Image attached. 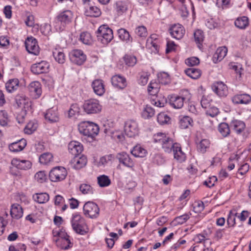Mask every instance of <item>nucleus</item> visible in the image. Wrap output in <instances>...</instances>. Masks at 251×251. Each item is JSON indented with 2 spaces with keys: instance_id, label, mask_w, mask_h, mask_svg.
Instances as JSON below:
<instances>
[{
  "instance_id": "42",
  "label": "nucleus",
  "mask_w": 251,
  "mask_h": 251,
  "mask_svg": "<svg viewBox=\"0 0 251 251\" xmlns=\"http://www.w3.org/2000/svg\"><path fill=\"white\" fill-rule=\"evenodd\" d=\"M49 195L46 193L36 194L33 196L35 201L39 203H44L49 200Z\"/></svg>"
},
{
  "instance_id": "51",
  "label": "nucleus",
  "mask_w": 251,
  "mask_h": 251,
  "mask_svg": "<svg viewBox=\"0 0 251 251\" xmlns=\"http://www.w3.org/2000/svg\"><path fill=\"white\" fill-rule=\"evenodd\" d=\"M194 36L195 41L197 44H201V43L203 42L204 39V35L202 30L200 29L196 30L194 33ZM198 47L200 48L199 45H198Z\"/></svg>"
},
{
  "instance_id": "63",
  "label": "nucleus",
  "mask_w": 251,
  "mask_h": 251,
  "mask_svg": "<svg viewBox=\"0 0 251 251\" xmlns=\"http://www.w3.org/2000/svg\"><path fill=\"white\" fill-rule=\"evenodd\" d=\"M158 79L159 82L164 85L168 84L170 82L169 75L167 73H166L161 74L158 76Z\"/></svg>"
},
{
  "instance_id": "1",
  "label": "nucleus",
  "mask_w": 251,
  "mask_h": 251,
  "mask_svg": "<svg viewBox=\"0 0 251 251\" xmlns=\"http://www.w3.org/2000/svg\"><path fill=\"white\" fill-rule=\"evenodd\" d=\"M71 222L73 230L76 233L84 235L88 231L85 220L80 214L77 213L73 214Z\"/></svg>"
},
{
  "instance_id": "32",
  "label": "nucleus",
  "mask_w": 251,
  "mask_h": 251,
  "mask_svg": "<svg viewBox=\"0 0 251 251\" xmlns=\"http://www.w3.org/2000/svg\"><path fill=\"white\" fill-rule=\"evenodd\" d=\"M19 84V81L18 79H11L6 83L5 88L8 92L12 93L18 89Z\"/></svg>"
},
{
  "instance_id": "55",
  "label": "nucleus",
  "mask_w": 251,
  "mask_h": 251,
  "mask_svg": "<svg viewBox=\"0 0 251 251\" xmlns=\"http://www.w3.org/2000/svg\"><path fill=\"white\" fill-rule=\"evenodd\" d=\"M168 137L164 133L158 132L154 135L153 139L155 143H159L161 144L164 141H166V140H168Z\"/></svg>"
},
{
  "instance_id": "58",
  "label": "nucleus",
  "mask_w": 251,
  "mask_h": 251,
  "mask_svg": "<svg viewBox=\"0 0 251 251\" xmlns=\"http://www.w3.org/2000/svg\"><path fill=\"white\" fill-rule=\"evenodd\" d=\"M151 103L152 104L157 107H164L166 103V100L164 98L160 100L156 97L155 99H152L151 100Z\"/></svg>"
},
{
  "instance_id": "43",
  "label": "nucleus",
  "mask_w": 251,
  "mask_h": 251,
  "mask_svg": "<svg viewBox=\"0 0 251 251\" xmlns=\"http://www.w3.org/2000/svg\"><path fill=\"white\" fill-rule=\"evenodd\" d=\"M116 11L119 15H122L126 12L127 9V5L126 2L118 1L116 3Z\"/></svg>"
},
{
  "instance_id": "23",
  "label": "nucleus",
  "mask_w": 251,
  "mask_h": 251,
  "mask_svg": "<svg viewBox=\"0 0 251 251\" xmlns=\"http://www.w3.org/2000/svg\"><path fill=\"white\" fill-rule=\"evenodd\" d=\"M94 92L98 96H102L104 92L105 89L103 81L100 79L94 80L92 84Z\"/></svg>"
},
{
  "instance_id": "44",
  "label": "nucleus",
  "mask_w": 251,
  "mask_h": 251,
  "mask_svg": "<svg viewBox=\"0 0 251 251\" xmlns=\"http://www.w3.org/2000/svg\"><path fill=\"white\" fill-rule=\"evenodd\" d=\"M53 56L55 60L59 63L63 64L65 61V55L63 51L55 49L53 51Z\"/></svg>"
},
{
  "instance_id": "2",
  "label": "nucleus",
  "mask_w": 251,
  "mask_h": 251,
  "mask_svg": "<svg viewBox=\"0 0 251 251\" xmlns=\"http://www.w3.org/2000/svg\"><path fill=\"white\" fill-rule=\"evenodd\" d=\"M79 132L88 137L91 138L97 135L99 132V126L93 122L84 121L81 122L78 126Z\"/></svg>"
},
{
  "instance_id": "39",
  "label": "nucleus",
  "mask_w": 251,
  "mask_h": 251,
  "mask_svg": "<svg viewBox=\"0 0 251 251\" xmlns=\"http://www.w3.org/2000/svg\"><path fill=\"white\" fill-rule=\"evenodd\" d=\"M98 183L101 187L108 186L111 184V180L107 176L102 175L97 177Z\"/></svg>"
},
{
  "instance_id": "57",
  "label": "nucleus",
  "mask_w": 251,
  "mask_h": 251,
  "mask_svg": "<svg viewBox=\"0 0 251 251\" xmlns=\"http://www.w3.org/2000/svg\"><path fill=\"white\" fill-rule=\"evenodd\" d=\"M112 158L113 156L111 154L102 156L100 159L99 165L100 166H105V165L111 163Z\"/></svg>"
},
{
  "instance_id": "64",
  "label": "nucleus",
  "mask_w": 251,
  "mask_h": 251,
  "mask_svg": "<svg viewBox=\"0 0 251 251\" xmlns=\"http://www.w3.org/2000/svg\"><path fill=\"white\" fill-rule=\"evenodd\" d=\"M149 80V75L148 74L143 73L140 75V78L138 80V83L141 85H146Z\"/></svg>"
},
{
  "instance_id": "12",
  "label": "nucleus",
  "mask_w": 251,
  "mask_h": 251,
  "mask_svg": "<svg viewBox=\"0 0 251 251\" xmlns=\"http://www.w3.org/2000/svg\"><path fill=\"white\" fill-rule=\"evenodd\" d=\"M49 64L47 61H42L32 65L31 71L36 75L47 73L49 72Z\"/></svg>"
},
{
  "instance_id": "3",
  "label": "nucleus",
  "mask_w": 251,
  "mask_h": 251,
  "mask_svg": "<svg viewBox=\"0 0 251 251\" xmlns=\"http://www.w3.org/2000/svg\"><path fill=\"white\" fill-rule=\"evenodd\" d=\"M97 37L103 44L106 45L113 39V31L107 25H102L98 28Z\"/></svg>"
},
{
  "instance_id": "10",
  "label": "nucleus",
  "mask_w": 251,
  "mask_h": 251,
  "mask_svg": "<svg viewBox=\"0 0 251 251\" xmlns=\"http://www.w3.org/2000/svg\"><path fill=\"white\" fill-rule=\"evenodd\" d=\"M116 158L121 164L124 166L134 170L135 163L129 155L126 152L118 153Z\"/></svg>"
},
{
  "instance_id": "52",
  "label": "nucleus",
  "mask_w": 251,
  "mask_h": 251,
  "mask_svg": "<svg viewBox=\"0 0 251 251\" xmlns=\"http://www.w3.org/2000/svg\"><path fill=\"white\" fill-rule=\"evenodd\" d=\"M79 190L84 195L93 193V188L88 184L83 183L79 186Z\"/></svg>"
},
{
  "instance_id": "60",
  "label": "nucleus",
  "mask_w": 251,
  "mask_h": 251,
  "mask_svg": "<svg viewBox=\"0 0 251 251\" xmlns=\"http://www.w3.org/2000/svg\"><path fill=\"white\" fill-rule=\"evenodd\" d=\"M79 108L78 105L75 103L71 105L69 111H68V117L69 118L73 117L76 114H77L79 112Z\"/></svg>"
},
{
  "instance_id": "62",
  "label": "nucleus",
  "mask_w": 251,
  "mask_h": 251,
  "mask_svg": "<svg viewBox=\"0 0 251 251\" xmlns=\"http://www.w3.org/2000/svg\"><path fill=\"white\" fill-rule=\"evenodd\" d=\"M35 179L39 183H43L47 179V176L44 171L37 172L34 176Z\"/></svg>"
},
{
  "instance_id": "38",
  "label": "nucleus",
  "mask_w": 251,
  "mask_h": 251,
  "mask_svg": "<svg viewBox=\"0 0 251 251\" xmlns=\"http://www.w3.org/2000/svg\"><path fill=\"white\" fill-rule=\"evenodd\" d=\"M218 131L223 137H227L229 135L230 132L229 126L226 123H221L219 125Z\"/></svg>"
},
{
  "instance_id": "15",
  "label": "nucleus",
  "mask_w": 251,
  "mask_h": 251,
  "mask_svg": "<svg viewBox=\"0 0 251 251\" xmlns=\"http://www.w3.org/2000/svg\"><path fill=\"white\" fill-rule=\"evenodd\" d=\"M73 18V14L70 10H65L59 14L57 20L63 26L70 24Z\"/></svg>"
},
{
  "instance_id": "21",
  "label": "nucleus",
  "mask_w": 251,
  "mask_h": 251,
  "mask_svg": "<svg viewBox=\"0 0 251 251\" xmlns=\"http://www.w3.org/2000/svg\"><path fill=\"white\" fill-rule=\"evenodd\" d=\"M111 83L114 87L120 89H123L126 86V79L119 75H116L112 77Z\"/></svg>"
},
{
  "instance_id": "17",
  "label": "nucleus",
  "mask_w": 251,
  "mask_h": 251,
  "mask_svg": "<svg viewBox=\"0 0 251 251\" xmlns=\"http://www.w3.org/2000/svg\"><path fill=\"white\" fill-rule=\"evenodd\" d=\"M11 164L18 169L27 170L31 168V162L27 160H20L18 158H13L11 161Z\"/></svg>"
},
{
  "instance_id": "16",
  "label": "nucleus",
  "mask_w": 251,
  "mask_h": 251,
  "mask_svg": "<svg viewBox=\"0 0 251 251\" xmlns=\"http://www.w3.org/2000/svg\"><path fill=\"white\" fill-rule=\"evenodd\" d=\"M212 89L219 97H226L228 94L226 85L221 81L214 83L212 85Z\"/></svg>"
},
{
  "instance_id": "27",
  "label": "nucleus",
  "mask_w": 251,
  "mask_h": 251,
  "mask_svg": "<svg viewBox=\"0 0 251 251\" xmlns=\"http://www.w3.org/2000/svg\"><path fill=\"white\" fill-rule=\"evenodd\" d=\"M230 127L237 134H239L244 130L246 125L241 121L234 120L230 123Z\"/></svg>"
},
{
  "instance_id": "14",
  "label": "nucleus",
  "mask_w": 251,
  "mask_h": 251,
  "mask_svg": "<svg viewBox=\"0 0 251 251\" xmlns=\"http://www.w3.org/2000/svg\"><path fill=\"white\" fill-rule=\"evenodd\" d=\"M171 36L177 40L181 39L185 32L184 27L180 24H175L169 29Z\"/></svg>"
},
{
  "instance_id": "29",
  "label": "nucleus",
  "mask_w": 251,
  "mask_h": 251,
  "mask_svg": "<svg viewBox=\"0 0 251 251\" xmlns=\"http://www.w3.org/2000/svg\"><path fill=\"white\" fill-rule=\"evenodd\" d=\"M10 214L13 218L20 219L23 215V210L21 206L17 203L13 204L11 206Z\"/></svg>"
},
{
  "instance_id": "6",
  "label": "nucleus",
  "mask_w": 251,
  "mask_h": 251,
  "mask_svg": "<svg viewBox=\"0 0 251 251\" xmlns=\"http://www.w3.org/2000/svg\"><path fill=\"white\" fill-rule=\"evenodd\" d=\"M67 171L63 167L53 168L49 173L50 180L53 182H57L64 180L67 176Z\"/></svg>"
},
{
  "instance_id": "56",
  "label": "nucleus",
  "mask_w": 251,
  "mask_h": 251,
  "mask_svg": "<svg viewBox=\"0 0 251 251\" xmlns=\"http://www.w3.org/2000/svg\"><path fill=\"white\" fill-rule=\"evenodd\" d=\"M135 33L140 37H146L148 35L147 28L143 25L137 27L135 30Z\"/></svg>"
},
{
  "instance_id": "50",
  "label": "nucleus",
  "mask_w": 251,
  "mask_h": 251,
  "mask_svg": "<svg viewBox=\"0 0 251 251\" xmlns=\"http://www.w3.org/2000/svg\"><path fill=\"white\" fill-rule=\"evenodd\" d=\"M81 42L86 45H90L92 43V39L90 33L87 32L82 33L80 35Z\"/></svg>"
},
{
  "instance_id": "36",
  "label": "nucleus",
  "mask_w": 251,
  "mask_h": 251,
  "mask_svg": "<svg viewBox=\"0 0 251 251\" xmlns=\"http://www.w3.org/2000/svg\"><path fill=\"white\" fill-rule=\"evenodd\" d=\"M85 14L87 16L98 17L100 15L101 11L96 6H90L85 10Z\"/></svg>"
},
{
  "instance_id": "45",
  "label": "nucleus",
  "mask_w": 251,
  "mask_h": 251,
  "mask_svg": "<svg viewBox=\"0 0 251 251\" xmlns=\"http://www.w3.org/2000/svg\"><path fill=\"white\" fill-rule=\"evenodd\" d=\"M123 60L125 63L126 65L129 67H132L134 66L137 62V59L136 57L131 55H125L123 57Z\"/></svg>"
},
{
  "instance_id": "28",
  "label": "nucleus",
  "mask_w": 251,
  "mask_h": 251,
  "mask_svg": "<svg viewBox=\"0 0 251 251\" xmlns=\"http://www.w3.org/2000/svg\"><path fill=\"white\" fill-rule=\"evenodd\" d=\"M46 120L50 123L56 122L59 120L58 114L56 109L51 108L48 110L45 114Z\"/></svg>"
},
{
  "instance_id": "47",
  "label": "nucleus",
  "mask_w": 251,
  "mask_h": 251,
  "mask_svg": "<svg viewBox=\"0 0 251 251\" xmlns=\"http://www.w3.org/2000/svg\"><path fill=\"white\" fill-rule=\"evenodd\" d=\"M53 234L54 237H57L56 238H54V241L56 242L61 241V239H66L69 238V236L66 232L62 230L57 231L53 230Z\"/></svg>"
},
{
  "instance_id": "59",
  "label": "nucleus",
  "mask_w": 251,
  "mask_h": 251,
  "mask_svg": "<svg viewBox=\"0 0 251 251\" xmlns=\"http://www.w3.org/2000/svg\"><path fill=\"white\" fill-rule=\"evenodd\" d=\"M37 124L33 122H29L24 129L25 133L27 134H31L37 128Z\"/></svg>"
},
{
  "instance_id": "53",
  "label": "nucleus",
  "mask_w": 251,
  "mask_h": 251,
  "mask_svg": "<svg viewBox=\"0 0 251 251\" xmlns=\"http://www.w3.org/2000/svg\"><path fill=\"white\" fill-rule=\"evenodd\" d=\"M57 246L64 250H67L72 247V244L69 238L61 239V241L56 242Z\"/></svg>"
},
{
  "instance_id": "7",
  "label": "nucleus",
  "mask_w": 251,
  "mask_h": 251,
  "mask_svg": "<svg viewBox=\"0 0 251 251\" xmlns=\"http://www.w3.org/2000/svg\"><path fill=\"white\" fill-rule=\"evenodd\" d=\"M124 131L125 134L129 137H134L139 131L138 125L136 121L128 120L125 123Z\"/></svg>"
},
{
  "instance_id": "11",
  "label": "nucleus",
  "mask_w": 251,
  "mask_h": 251,
  "mask_svg": "<svg viewBox=\"0 0 251 251\" xmlns=\"http://www.w3.org/2000/svg\"><path fill=\"white\" fill-rule=\"evenodd\" d=\"M70 58L71 61L73 63L81 65L86 60V56L82 50L75 49L70 52Z\"/></svg>"
},
{
  "instance_id": "61",
  "label": "nucleus",
  "mask_w": 251,
  "mask_h": 251,
  "mask_svg": "<svg viewBox=\"0 0 251 251\" xmlns=\"http://www.w3.org/2000/svg\"><path fill=\"white\" fill-rule=\"evenodd\" d=\"M8 116L5 111H0V125L2 126L7 125L8 122Z\"/></svg>"
},
{
  "instance_id": "13",
  "label": "nucleus",
  "mask_w": 251,
  "mask_h": 251,
  "mask_svg": "<svg viewBox=\"0 0 251 251\" xmlns=\"http://www.w3.org/2000/svg\"><path fill=\"white\" fill-rule=\"evenodd\" d=\"M87 157L84 155H76L71 160V167L76 170H79L84 167L87 164Z\"/></svg>"
},
{
  "instance_id": "35",
  "label": "nucleus",
  "mask_w": 251,
  "mask_h": 251,
  "mask_svg": "<svg viewBox=\"0 0 251 251\" xmlns=\"http://www.w3.org/2000/svg\"><path fill=\"white\" fill-rule=\"evenodd\" d=\"M234 24L237 27L240 29H244L249 25V19L246 16L238 18L235 20Z\"/></svg>"
},
{
  "instance_id": "34",
  "label": "nucleus",
  "mask_w": 251,
  "mask_h": 251,
  "mask_svg": "<svg viewBox=\"0 0 251 251\" xmlns=\"http://www.w3.org/2000/svg\"><path fill=\"white\" fill-rule=\"evenodd\" d=\"M210 144L209 140L206 139H202L197 144L198 151L201 153H205L207 149L209 148Z\"/></svg>"
},
{
  "instance_id": "31",
  "label": "nucleus",
  "mask_w": 251,
  "mask_h": 251,
  "mask_svg": "<svg viewBox=\"0 0 251 251\" xmlns=\"http://www.w3.org/2000/svg\"><path fill=\"white\" fill-rule=\"evenodd\" d=\"M119 38L126 43L132 42L133 39L129 32L126 29L121 28L117 31Z\"/></svg>"
},
{
  "instance_id": "8",
  "label": "nucleus",
  "mask_w": 251,
  "mask_h": 251,
  "mask_svg": "<svg viewBox=\"0 0 251 251\" xmlns=\"http://www.w3.org/2000/svg\"><path fill=\"white\" fill-rule=\"evenodd\" d=\"M186 95L185 96H174L171 97L170 99V105L175 108L179 109L183 107L184 101L189 100L191 96L187 91H186Z\"/></svg>"
},
{
  "instance_id": "46",
  "label": "nucleus",
  "mask_w": 251,
  "mask_h": 251,
  "mask_svg": "<svg viewBox=\"0 0 251 251\" xmlns=\"http://www.w3.org/2000/svg\"><path fill=\"white\" fill-rule=\"evenodd\" d=\"M52 160L53 155L49 152L44 153L39 157V162L43 164H47Z\"/></svg>"
},
{
  "instance_id": "37",
  "label": "nucleus",
  "mask_w": 251,
  "mask_h": 251,
  "mask_svg": "<svg viewBox=\"0 0 251 251\" xmlns=\"http://www.w3.org/2000/svg\"><path fill=\"white\" fill-rule=\"evenodd\" d=\"M185 74L193 79H198L201 75V71L194 68H188L185 70Z\"/></svg>"
},
{
  "instance_id": "54",
  "label": "nucleus",
  "mask_w": 251,
  "mask_h": 251,
  "mask_svg": "<svg viewBox=\"0 0 251 251\" xmlns=\"http://www.w3.org/2000/svg\"><path fill=\"white\" fill-rule=\"evenodd\" d=\"M170 117L165 113H159L157 118V122L160 125H164L168 124L170 121Z\"/></svg>"
},
{
  "instance_id": "4",
  "label": "nucleus",
  "mask_w": 251,
  "mask_h": 251,
  "mask_svg": "<svg viewBox=\"0 0 251 251\" xmlns=\"http://www.w3.org/2000/svg\"><path fill=\"white\" fill-rule=\"evenodd\" d=\"M84 215L89 218H97L99 215L100 209L94 202H86L83 207Z\"/></svg>"
},
{
  "instance_id": "9",
  "label": "nucleus",
  "mask_w": 251,
  "mask_h": 251,
  "mask_svg": "<svg viewBox=\"0 0 251 251\" xmlns=\"http://www.w3.org/2000/svg\"><path fill=\"white\" fill-rule=\"evenodd\" d=\"M25 46L26 50L30 54L35 55L39 54L40 48L37 40L32 37H28L25 41Z\"/></svg>"
},
{
  "instance_id": "18",
  "label": "nucleus",
  "mask_w": 251,
  "mask_h": 251,
  "mask_svg": "<svg viewBox=\"0 0 251 251\" xmlns=\"http://www.w3.org/2000/svg\"><path fill=\"white\" fill-rule=\"evenodd\" d=\"M28 90L31 95L35 99L38 98L41 95V85L39 81L31 82L28 86Z\"/></svg>"
},
{
  "instance_id": "49",
  "label": "nucleus",
  "mask_w": 251,
  "mask_h": 251,
  "mask_svg": "<svg viewBox=\"0 0 251 251\" xmlns=\"http://www.w3.org/2000/svg\"><path fill=\"white\" fill-rule=\"evenodd\" d=\"M237 213L235 210H231L229 212L227 219V224L229 227L233 226L235 225L236 217Z\"/></svg>"
},
{
  "instance_id": "25",
  "label": "nucleus",
  "mask_w": 251,
  "mask_h": 251,
  "mask_svg": "<svg viewBox=\"0 0 251 251\" xmlns=\"http://www.w3.org/2000/svg\"><path fill=\"white\" fill-rule=\"evenodd\" d=\"M251 100L250 96L246 94L236 95L232 99L233 102L235 104H247Z\"/></svg>"
},
{
  "instance_id": "40",
  "label": "nucleus",
  "mask_w": 251,
  "mask_h": 251,
  "mask_svg": "<svg viewBox=\"0 0 251 251\" xmlns=\"http://www.w3.org/2000/svg\"><path fill=\"white\" fill-rule=\"evenodd\" d=\"M146 151L140 146H136L131 151V153L135 157H143L146 154Z\"/></svg>"
},
{
  "instance_id": "5",
  "label": "nucleus",
  "mask_w": 251,
  "mask_h": 251,
  "mask_svg": "<svg viewBox=\"0 0 251 251\" xmlns=\"http://www.w3.org/2000/svg\"><path fill=\"white\" fill-rule=\"evenodd\" d=\"M83 107L84 111L89 114L99 113L101 110V106L99 101L96 99L85 100Z\"/></svg>"
},
{
  "instance_id": "19",
  "label": "nucleus",
  "mask_w": 251,
  "mask_h": 251,
  "mask_svg": "<svg viewBox=\"0 0 251 251\" xmlns=\"http://www.w3.org/2000/svg\"><path fill=\"white\" fill-rule=\"evenodd\" d=\"M17 105L20 107H23L25 111L31 109V104L29 100L23 95H18L15 98Z\"/></svg>"
},
{
  "instance_id": "26",
  "label": "nucleus",
  "mask_w": 251,
  "mask_h": 251,
  "mask_svg": "<svg viewBox=\"0 0 251 251\" xmlns=\"http://www.w3.org/2000/svg\"><path fill=\"white\" fill-rule=\"evenodd\" d=\"M227 49L226 47H222L218 48L213 56V61L216 63L221 61L226 55Z\"/></svg>"
},
{
  "instance_id": "41",
  "label": "nucleus",
  "mask_w": 251,
  "mask_h": 251,
  "mask_svg": "<svg viewBox=\"0 0 251 251\" xmlns=\"http://www.w3.org/2000/svg\"><path fill=\"white\" fill-rule=\"evenodd\" d=\"M159 87L157 83L151 81L148 87V91L150 95L155 96L159 92Z\"/></svg>"
},
{
  "instance_id": "20",
  "label": "nucleus",
  "mask_w": 251,
  "mask_h": 251,
  "mask_svg": "<svg viewBox=\"0 0 251 251\" xmlns=\"http://www.w3.org/2000/svg\"><path fill=\"white\" fill-rule=\"evenodd\" d=\"M69 152L73 155H79L83 151V146L81 143L76 141H72L68 145Z\"/></svg>"
},
{
  "instance_id": "48",
  "label": "nucleus",
  "mask_w": 251,
  "mask_h": 251,
  "mask_svg": "<svg viewBox=\"0 0 251 251\" xmlns=\"http://www.w3.org/2000/svg\"><path fill=\"white\" fill-rule=\"evenodd\" d=\"M154 110L150 106L146 105L142 113V117L145 119H149L154 115Z\"/></svg>"
},
{
  "instance_id": "30",
  "label": "nucleus",
  "mask_w": 251,
  "mask_h": 251,
  "mask_svg": "<svg viewBox=\"0 0 251 251\" xmlns=\"http://www.w3.org/2000/svg\"><path fill=\"white\" fill-rule=\"evenodd\" d=\"M177 144V143H174L171 138L168 137V140H166V141H164L161 144L162 148L165 152L171 153L175 149L176 144Z\"/></svg>"
},
{
  "instance_id": "33",
  "label": "nucleus",
  "mask_w": 251,
  "mask_h": 251,
  "mask_svg": "<svg viewBox=\"0 0 251 251\" xmlns=\"http://www.w3.org/2000/svg\"><path fill=\"white\" fill-rule=\"evenodd\" d=\"M193 121L191 118L189 116H184L179 120V126L182 129H186L190 126H192Z\"/></svg>"
},
{
  "instance_id": "22",
  "label": "nucleus",
  "mask_w": 251,
  "mask_h": 251,
  "mask_svg": "<svg viewBox=\"0 0 251 251\" xmlns=\"http://www.w3.org/2000/svg\"><path fill=\"white\" fill-rule=\"evenodd\" d=\"M174 154V158L178 162L182 163L186 160V155L181 150L180 145L178 143L176 144L175 149L172 151Z\"/></svg>"
},
{
  "instance_id": "24",
  "label": "nucleus",
  "mask_w": 251,
  "mask_h": 251,
  "mask_svg": "<svg viewBox=\"0 0 251 251\" xmlns=\"http://www.w3.org/2000/svg\"><path fill=\"white\" fill-rule=\"evenodd\" d=\"M26 145V141L25 139H22L17 142L11 143L9 146V149L12 152H18L22 151Z\"/></svg>"
}]
</instances>
